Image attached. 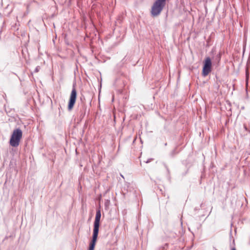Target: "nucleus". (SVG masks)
<instances>
[{
  "mask_svg": "<svg viewBox=\"0 0 250 250\" xmlns=\"http://www.w3.org/2000/svg\"><path fill=\"white\" fill-rule=\"evenodd\" d=\"M166 3V0H157L153 3L151 10V14L153 17L158 16L161 12Z\"/></svg>",
  "mask_w": 250,
  "mask_h": 250,
  "instance_id": "obj_2",
  "label": "nucleus"
},
{
  "mask_svg": "<svg viewBox=\"0 0 250 250\" xmlns=\"http://www.w3.org/2000/svg\"><path fill=\"white\" fill-rule=\"evenodd\" d=\"M22 136V132L21 129H14L10 138V145L13 147L18 146L19 145Z\"/></svg>",
  "mask_w": 250,
  "mask_h": 250,
  "instance_id": "obj_1",
  "label": "nucleus"
},
{
  "mask_svg": "<svg viewBox=\"0 0 250 250\" xmlns=\"http://www.w3.org/2000/svg\"><path fill=\"white\" fill-rule=\"evenodd\" d=\"M101 217L100 210L98 209L96 211V217L94 223V231L99 232V228L100 226V221Z\"/></svg>",
  "mask_w": 250,
  "mask_h": 250,
  "instance_id": "obj_5",
  "label": "nucleus"
},
{
  "mask_svg": "<svg viewBox=\"0 0 250 250\" xmlns=\"http://www.w3.org/2000/svg\"><path fill=\"white\" fill-rule=\"evenodd\" d=\"M36 71L37 72L38 71V68L37 67L36 69Z\"/></svg>",
  "mask_w": 250,
  "mask_h": 250,
  "instance_id": "obj_7",
  "label": "nucleus"
},
{
  "mask_svg": "<svg viewBox=\"0 0 250 250\" xmlns=\"http://www.w3.org/2000/svg\"><path fill=\"white\" fill-rule=\"evenodd\" d=\"M98 232H99L93 231V236H92V240L91 242H90L88 250H94V247H95V246L96 244V242L97 241Z\"/></svg>",
  "mask_w": 250,
  "mask_h": 250,
  "instance_id": "obj_6",
  "label": "nucleus"
},
{
  "mask_svg": "<svg viewBox=\"0 0 250 250\" xmlns=\"http://www.w3.org/2000/svg\"><path fill=\"white\" fill-rule=\"evenodd\" d=\"M211 59L209 57L206 58L203 69L202 74L204 76H207L209 73L211 71Z\"/></svg>",
  "mask_w": 250,
  "mask_h": 250,
  "instance_id": "obj_3",
  "label": "nucleus"
},
{
  "mask_svg": "<svg viewBox=\"0 0 250 250\" xmlns=\"http://www.w3.org/2000/svg\"><path fill=\"white\" fill-rule=\"evenodd\" d=\"M231 250H236L235 248H233Z\"/></svg>",
  "mask_w": 250,
  "mask_h": 250,
  "instance_id": "obj_8",
  "label": "nucleus"
},
{
  "mask_svg": "<svg viewBox=\"0 0 250 250\" xmlns=\"http://www.w3.org/2000/svg\"><path fill=\"white\" fill-rule=\"evenodd\" d=\"M76 97H77V91H76L75 88L73 87L72 89V90L71 91V94H70V99H69V104H68V109L69 110H71L72 109V108L75 103Z\"/></svg>",
  "mask_w": 250,
  "mask_h": 250,
  "instance_id": "obj_4",
  "label": "nucleus"
}]
</instances>
